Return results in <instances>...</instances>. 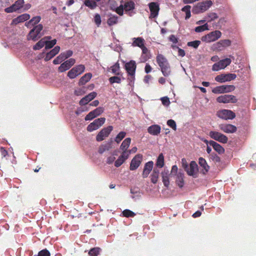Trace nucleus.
<instances>
[{"label": "nucleus", "mask_w": 256, "mask_h": 256, "mask_svg": "<svg viewBox=\"0 0 256 256\" xmlns=\"http://www.w3.org/2000/svg\"><path fill=\"white\" fill-rule=\"evenodd\" d=\"M164 156L162 153L160 154L158 156L156 162V166L157 167L162 168L164 166Z\"/></svg>", "instance_id": "nucleus-37"}, {"label": "nucleus", "mask_w": 256, "mask_h": 256, "mask_svg": "<svg viewBox=\"0 0 256 256\" xmlns=\"http://www.w3.org/2000/svg\"><path fill=\"white\" fill-rule=\"evenodd\" d=\"M125 161L122 158L119 156L118 158L115 161L114 166L118 168Z\"/></svg>", "instance_id": "nucleus-60"}, {"label": "nucleus", "mask_w": 256, "mask_h": 256, "mask_svg": "<svg viewBox=\"0 0 256 256\" xmlns=\"http://www.w3.org/2000/svg\"><path fill=\"white\" fill-rule=\"evenodd\" d=\"M190 8L191 6L189 5H186L182 8V10L186 12V16L185 18L186 20L188 19L190 16Z\"/></svg>", "instance_id": "nucleus-45"}, {"label": "nucleus", "mask_w": 256, "mask_h": 256, "mask_svg": "<svg viewBox=\"0 0 256 256\" xmlns=\"http://www.w3.org/2000/svg\"><path fill=\"white\" fill-rule=\"evenodd\" d=\"M231 60L229 58H226L220 60L218 62L215 63L212 66V70L214 71H218L220 70L224 69L227 66H229L231 63Z\"/></svg>", "instance_id": "nucleus-11"}, {"label": "nucleus", "mask_w": 256, "mask_h": 256, "mask_svg": "<svg viewBox=\"0 0 256 256\" xmlns=\"http://www.w3.org/2000/svg\"><path fill=\"white\" fill-rule=\"evenodd\" d=\"M92 74L91 73H86L79 80L78 85L82 86L88 82L92 78Z\"/></svg>", "instance_id": "nucleus-30"}, {"label": "nucleus", "mask_w": 256, "mask_h": 256, "mask_svg": "<svg viewBox=\"0 0 256 256\" xmlns=\"http://www.w3.org/2000/svg\"><path fill=\"white\" fill-rule=\"evenodd\" d=\"M105 120L106 118H100L96 119L93 122L88 125L87 126V130L91 132L98 129L104 123Z\"/></svg>", "instance_id": "nucleus-9"}, {"label": "nucleus", "mask_w": 256, "mask_h": 256, "mask_svg": "<svg viewBox=\"0 0 256 256\" xmlns=\"http://www.w3.org/2000/svg\"><path fill=\"white\" fill-rule=\"evenodd\" d=\"M43 28V26L41 24H39L34 26L29 32L28 35V40H37L42 36L40 34Z\"/></svg>", "instance_id": "nucleus-2"}, {"label": "nucleus", "mask_w": 256, "mask_h": 256, "mask_svg": "<svg viewBox=\"0 0 256 256\" xmlns=\"http://www.w3.org/2000/svg\"><path fill=\"white\" fill-rule=\"evenodd\" d=\"M56 43V39L52 40L50 41H46L44 44L46 45V48L49 49L52 48Z\"/></svg>", "instance_id": "nucleus-50"}, {"label": "nucleus", "mask_w": 256, "mask_h": 256, "mask_svg": "<svg viewBox=\"0 0 256 256\" xmlns=\"http://www.w3.org/2000/svg\"><path fill=\"white\" fill-rule=\"evenodd\" d=\"M169 41L172 42L173 44H176L178 42V38L174 34H171L168 37Z\"/></svg>", "instance_id": "nucleus-61"}, {"label": "nucleus", "mask_w": 256, "mask_h": 256, "mask_svg": "<svg viewBox=\"0 0 256 256\" xmlns=\"http://www.w3.org/2000/svg\"><path fill=\"white\" fill-rule=\"evenodd\" d=\"M126 132H120L116 136L114 140L117 143H120L121 140L126 136Z\"/></svg>", "instance_id": "nucleus-48"}, {"label": "nucleus", "mask_w": 256, "mask_h": 256, "mask_svg": "<svg viewBox=\"0 0 256 256\" xmlns=\"http://www.w3.org/2000/svg\"><path fill=\"white\" fill-rule=\"evenodd\" d=\"M96 2L91 0H85L84 4L92 10L94 9L96 6Z\"/></svg>", "instance_id": "nucleus-43"}, {"label": "nucleus", "mask_w": 256, "mask_h": 256, "mask_svg": "<svg viewBox=\"0 0 256 256\" xmlns=\"http://www.w3.org/2000/svg\"><path fill=\"white\" fill-rule=\"evenodd\" d=\"M96 95L97 94L95 92L90 93L80 100L79 104L80 106L86 104L88 102L94 100L96 96Z\"/></svg>", "instance_id": "nucleus-21"}, {"label": "nucleus", "mask_w": 256, "mask_h": 256, "mask_svg": "<svg viewBox=\"0 0 256 256\" xmlns=\"http://www.w3.org/2000/svg\"><path fill=\"white\" fill-rule=\"evenodd\" d=\"M73 54V52L71 50H68L64 52L61 53L60 54L62 55V57L63 59L64 60L69 57L71 56Z\"/></svg>", "instance_id": "nucleus-54"}, {"label": "nucleus", "mask_w": 256, "mask_h": 256, "mask_svg": "<svg viewBox=\"0 0 256 256\" xmlns=\"http://www.w3.org/2000/svg\"><path fill=\"white\" fill-rule=\"evenodd\" d=\"M216 116L225 120H232L236 117L235 114L231 110L224 109L217 112Z\"/></svg>", "instance_id": "nucleus-5"}, {"label": "nucleus", "mask_w": 256, "mask_h": 256, "mask_svg": "<svg viewBox=\"0 0 256 256\" xmlns=\"http://www.w3.org/2000/svg\"><path fill=\"white\" fill-rule=\"evenodd\" d=\"M108 80L111 84L114 83L120 84L121 82V78L118 76H114L109 78Z\"/></svg>", "instance_id": "nucleus-53"}, {"label": "nucleus", "mask_w": 256, "mask_h": 256, "mask_svg": "<svg viewBox=\"0 0 256 256\" xmlns=\"http://www.w3.org/2000/svg\"><path fill=\"white\" fill-rule=\"evenodd\" d=\"M235 86L233 85H222L215 87L212 90L214 94H223L234 90Z\"/></svg>", "instance_id": "nucleus-7"}, {"label": "nucleus", "mask_w": 256, "mask_h": 256, "mask_svg": "<svg viewBox=\"0 0 256 256\" xmlns=\"http://www.w3.org/2000/svg\"><path fill=\"white\" fill-rule=\"evenodd\" d=\"M62 56L60 54L58 56H57L53 60V63L54 64H60L63 60H64L63 59Z\"/></svg>", "instance_id": "nucleus-59"}, {"label": "nucleus", "mask_w": 256, "mask_h": 256, "mask_svg": "<svg viewBox=\"0 0 256 256\" xmlns=\"http://www.w3.org/2000/svg\"><path fill=\"white\" fill-rule=\"evenodd\" d=\"M60 50V47L59 46H55L52 49L50 52H48L44 58L45 61L47 62L52 59L54 57Z\"/></svg>", "instance_id": "nucleus-26"}, {"label": "nucleus", "mask_w": 256, "mask_h": 256, "mask_svg": "<svg viewBox=\"0 0 256 256\" xmlns=\"http://www.w3.org/2000/svg\"><path fill=\"white\" fill-rule=\"evenodd\" d=\"M118 16H110L109 18H108L107 20V23L108 25L110 26H113L117 24L118 20Z\"/></svg>", "instance_id": "nucleus-47"}, {"label": "nucleus", "mask_w": 256, "mask_h": 256, "mask_svg": "<svg viewBox=\"0 0 256 256\" xmlns=\"http://www.w3.org/2000/svg\"><path fill=\"white\" fill-rule=\"evenodd\" d=\"M156 61L160 68L170 64L166 57L162 54H158L157 55Z\"/></svg>", "instance_id": "nucleus-24"}, {"label": "nucleus", "mask_w": 256, "mask_h": 256, "mask_svg": "<svg viewBox=\"0 0 256 256\" xmlns=\"http://www.w3.org/2000/svg\"><path fill=\"white\" fill-rule=\"evenodd\" d=\"M41 20V17L40 16H36L32 18L28 23L26 26H28L30 25L34 26L38 24Z\"/></svg>", "instance_id": "nucleus-44"}, {"label": "nucleus", "mask_w": 256, "mask_h": 256, "mask_svg": "<svg viewBox=\"0 0 256 256\" xmlns=\"http://www.w3.org/2000/svg\"><path fill=\"white\" fill-rule=\"evenodd\" d=\"M198 169V164L194 161H192L190 163V166L186 170L188 175L196 177V170Z\"/></svg>", "instance_id": "nucleus-23"}, {"label": "nucleus", "mask_w": 256, "mask_h": 256, "mask_svg": "<svg viewBox=\"0 0 256 256\" xmlns=\"http://www.w3.org/2000/svg\"><path fill=\"white\" fill-rule=\"evenodd\" d=\"M144 40L142 37H138L137 38H134L132 42L133 46H136L140 48H142L144 46Z\"/></svg>", "instance_id": "nucleus-32"}, {"label": "nucleus", "mask_w": 256, "mask_h": 256, "mask_svg": "<svg viewBox=\"0 0 256 256\" xmlns=\"http://www.w3.org/2000/svg\"><path fill=\"white\" fill-rule=\"evenodd\" d=\"M110 70L116 76H122V73L120 70V64L118 62L110 67Z\"/></svg>", "instance_id": "nucleus-33"}, {"label": "nucleus", "mask_w": 256, "mask_h": 256, "mask_svg": "<svg viewBox=\"0 0 256 256\" xmlns=\"http://www.w3.org/2000/svg\"><path fill=\"white\" fill-rule=\"evenodd\" d=\"M218 18V14L215 12H210L207 14V16H206V19L207 20L208 22H210Z\"/></svg>", "instance_id": "nucleus-46"}, {"label": "nucleus", "mask_w": 256, "mask_h": 256, "mask_svg": "<svg viewBox=\"0 0 256 256\" xmlns=\"http://www.w3.org/2000/svg\"><path fill=\"white\" fill-rule=\"evenodd\" d=\"M159 170L157 168H154L152 174L150 175V180L153 184H156L159 176Z\"/></svg>", "instance_id": "nucleus-36"}, {"label": "nucleus", "mask_w": 256, "mask_h": 256, "mask_svg": "<svg viewBox=\"0 0 256 256\" xmlns=\"http://www.w3.org/2000/svg\"><path fill=\"white\" fill-rule=\"evenodd\" d=\"M24 0H18L12 6L5 9L6 12L8 13L15 12L23 6Z\"/></svg>", "instance_id": "nucleus-19"}, {"label": "nucleus", "mask_w": 256, "mask_h": 256, "mask_svg": "<svg viewBox=\"0 0 256 256\" xmlns=\"http://www.w3.org/2000/svg\"><path fill=\"white\" fill-rule=\"evenodd\" d=\"M123 6L126 11H130L134 8V3L132 1L127 2Z\"/></svg>", "instance_id": "nucleus-41"}, {"label": "nucleus", "mask_w": 256, "mask_h": 256, "mask_svg": "<svg viewBox=\"0 0 256 256\" xmlns=\"http://www.w3.org/2000/svg\"><path fill=\"white\" fill-rule=\"evenodd\" d=\"M161 128L159 125L153 124L148 127V132L150 134L153 136H157L160 132Z\"/></svg>", "instance_id": "nucleus-27"}, {"label": "nucleus", "mask_w": 256, "mask_h": 256, "mask_svg": "<svg viewBox=\"0 0 256 256\" xmlns=\"http://www.w3.org/2000/svg\"><path fill=\"white\" fill-rule=\"evenodd\" d=\"M162 74L164 76H168L171 74V70L170 64L160 68Z\"/></svg>", "instance_id": "nucleus-42"}, {"label": "nucleus", "mask_w": 256, "mask_h": 256, "mask_svg": "<svg viewBox=\"0 0 256 256\" xmlns=\"http://www.w3.org/2000/svg\"><path fill=\"white\" fill-rule=\"evenodd\" d=\"M161 100L162 104L164 105L168 106L170 103L169 98L166 96L162 98Z\"/></svg>", "instance_id": "nucleus-64"}, {"label": "nucleus", "mask_w": 256, "mask_h": 256, "mask_svg": "<svg viewBox=\"0 0 256 256\" xmlns=\"http://www.w3.org/2000/svg\"><path fill=\"white\" fill-rule=\"evenodd\" d=\"M200 44V41L198 40L189 42L187 43L188 46L192 47L194 48H197Z\"/></svg>", "instance_id": "nucleus-52"}, {"label": "nucleus", "mask_w": 256, "mask_h": 256, "mask_svg": "<svg viewBox=\"0 0 256 256\" xmlns=\"http://www.w3.org/2000/svg\"><path fill=\"white\" fill-rule=\"evenodd\" d=\"M94 20L96 24L99 26L101 24V18L99 14H96L94 17Z\"/></svg>", "instance_id": "nucleus-62"}, {"label": "nucleus", "mask_w": 256, "mask_h": 256, "mask_svg": "<svg viewBox=\"0 0 256 256\" xmlns=\"http://www.w3.org/2000/svg\"><path fill=\"white\" fill-rule=\"evenodd\" d=\"M104 112V108L102 107H98L94 110L90 112L85 117L86 120H92L97 116H100Z\"/></svg>", "instance_id": "nucleus-17"}, {"label": "nucleus", "mask_w": 256, "mask_h": 256, "mask_svg": "<svg viewBox=\"0 0 256 256\" xmlns=\"http://www.w3.org/2000/svg\"><path fill=\"white\" fill-rule=\"evenodd\" d=\"M208 25L205 24L202 26H198L195 28V32H200L206 30H208Z\"/></svg>", "instance_id": "nucleus-49"}, {"label": "nucleus", "mask_w": 256, "mask_h": 256, "mask_svg": "<svg viewBox=\"0 0 256 256\" xmlns=\"http://www.w3.org/2000/svg\"><path fill=\"white\" fill-rule=\"evenodd\" d=\"M162 182L165 186L168 187L170 184L169 174L168 170H164L162 172Z\"/></svg>", "instance_id": "nucleus-31"}, {"label": "nucleus", "mask_w": 256, "mask_h": 256, "mask_svg": "<svg viewBox=\"0 0 256 256\" xmlns=\"http://www.w3.org/2000/svg\"><path fill=\"white\" fill-rule=\"evenodd\" d=\"M38 256H50V252L44 249L40 251L38 253Z\"/></svg>", "instance_id": "nucleus-57"}, {"label": "nucleus", "mask_w": 256, "mask_h": 256, "mask_svg": "<svg viewBox=\"0 0 256 256\" xmlns=\"http://www.w3.org/2000/svg\"><path fill=\"white\" fill-rule=\"evenodd\" d=\"M112 129L113 127L111 126L102 128L97 134L96 136V140L98 142H101L106 137L108 136Z\"/></svg>", "instance_id": "nucleus-12"}, {"label": "nucleus", "mask_w": 256, "mask_h": 256, "mask_svg": "<svg viewBox=\"0 0 256 256\" xmlns=\"http://www.w3.org/2000/svg\"><path fill=\"white\" fill-rule=\"evenodd\" d=\"M150 16V18H154L158 14L160 8L158 4L155 2H152L148 4Z\"/></svg>", "instance_id": "nucleus-20"}, {"label": "nucleus", "mask_w": 256, "mask_h": 256, "mask_svg": "<svg viewBox=\"0 0 256 256\" xmlns=\"http://www.w3.org/2000/svg\"><path fill=\"white\" fill-rule=\"evenodd\" d=\"M222 36L220 30H215L202 36V40L206 42H210L218 40Z\"/></svg>", "instance_id": "nucleus-4"}, {"label": "nucleus", "mask_w": 256, "mask_h": 256, "mask_svg": "<svg viewBox=\"0 0 256 256\" xmlns=\"http://www.w3.org/2000/svg\"><path fill=\"white\" fill-rule=\"evenodd\" d=\"M123 216L126 218L134 217L136 214L130 210H124L122 212Z\"/></svg>", "instance_id": "nucleus-51"}, {"label": "nucleus", "mask_w": 256, "mask_h": 256, "mask_svg": "<svg viewBox=\"0 0 256 256\" xmlns=\"http://www.w3.org/2000/svg\"><path fill=\"white\" fill-rule=\"evenodd\" d=\"M44 42L41 40L36 44L34 46V49L35 50H40L44 46Z\"/></svg>", "instance_id": "nucleus-58"}, {"label": "nucleus", "mask_w": 256, "mask_h": 256, "mask_svg": "<svg viewBox=\"0 0 256 256\" xmlns=\"http://www.w3.org/2000/svg\"><path fill=\"white\" fill-rule=\"evenodd\" d=\"M140 48L142 50V56L143 57L142 58L144 61H146L150 58V56L149 54L150 52L144 46Z\"/></svg>", "instance_id": "nucleus-39"}, {"label": "nucleus", "mask_w": 256, "mask_h": 256, "mask_svg": "<svg viewBox=\"0 0 256 256\" xmlns=\"http://www.w3.org/2000/svg\"><path fill=\"white\" fill-rule=\"evenodd\" d=\"M198 164L202 168V173L206 174L209 170L210 166L208 164L206 161L203 158H200L198 159Z\"/></svg>", "instance_id": "nucleus-29"}, {"label": "nucleus", "mask_w": 256, "mask_h": 256, "mask_svg": "<svg viewBox=\"0 0 256 256\" xmlns=\"http://www.w3.org/2000/svg\"><path fill=\"white\" fill-rule=\"evenodd\" d=\"M111 148V144L110 143L102 144L99 147L98 152L100 154H102L104 152L109 150Z\"/></svg>", "instance_id": "nucleus-38"}, {"label": "nucleus", "mask_w": 256, "mask_h": 256, "mask_svg": "<svg viewBox=\"0 0 256 256\" xmlns=\"http://www.w3.org/2000/svg\"><path fill=\"white\" fill-rule=\"evenodd\" d=\"M217 102L219 103H236L238 100L234 96L231 94H224L218 96L216 98Z\"/></svg>", "instance_id": "nucleus-8"}, {"label": "nucleus", "mask_w": 256, "mask_h": 256, "mask_svg": "<svg viewBox=\"0 0 256 256\" xmlns=\"http://www.w3.org/2000/svg\"><path fill=\"white\" fill-rule=\"evenodd\" d=\"M85 66L83 64H79L72 68L68 72V76L70 79L76 78L84 72Z\"/></svg>", "instance_id": "nucleus-3"}, {"label": "nucleus", "mask_w": 256, "mask_h": 256, "mask_svg": "<svg viewBox=\"0 0 256 256\" xmlns=\"http://www.w3.org/2000/svg\"><path fill=\"white\" fill-rule=\"evenodd\" d=\"M131 142V138H126L122 143L120 146V150H128V148Z\"/></svg>", "instance_id": "nucleus-35"}, {"label": "nucleus", "mask_w": 256, "mask_h": 256, "mask_svg": "<svg viewBox=\"0 0 256 256\" xmlns=\"http://www.w3.org/2000/svg\"><path fill=\"white\" fill-rule=\"evenodd\" d=\"M129 76V77L128 78V80L129 82V84L130 86L134 84V81L135 80V75H132V74H128Z\"/></svg>", "instance_id": "nucleus-63"}, {"label": "nucleus", "mask_w": 256, "mask_h": 256, "mask_svg": "<svg viewBox=\"0 0 256 256\" xmlns=\"http://www.w3.org/2000/svg\"><path fill=\"white\" fill-rule=\"evenodd\" d=\"M130 154V152L128 150H122V152L120 156L126 161L128 158Z\"/></svg>", "instance_id": "nucleus-56"}, {"label": "nucleus", "mask_w": 256, "mask_h": 256, "mask_svg": "<svg viewBox=\"0 0 256 256\" xmlns=\"http://www.w3.org/2000/svg\"><path fill=\"white\" fill-rule=\"evenodd\" d=\"M212 4L210 0L198 2L194 6L192 12L194 14L202 13L208 10Z\"/></svg>", "instance_id": "nucleus-1"}, {"label": "nucleus", "mask_w": 256, "mask_h": 256, "mask_svg": "<svg viewBox=\"0 0 256 256\" xmlns=\"http://www.w3.org/2000/svg\"><path fill=\"white\" fill-rule=\"evenodd\" d=\"M153 166L154 162L152 161H149L145 164L142 174L144 178H146L148 176L153 168Z\"/></svg>", "instance_id": "nucleus-22"}, {"label": "nucleus", "mask_w": 256, "mask_h": 256, "mask_svg": "<svg viewBox=\"0 0 256 256\" xmlns=\"http://www.w3.org/2000/svg\"><path fill=\"white\" fill-rule=\"evenodd\" d=\"M30 18V14H24L20 16H18L13 20V23L18 24L20 22H22L26 20H28Z\"/></svg>", "instance_id": "nucleus-28"}, {"label": "nucleus", "mask_w": 256, "mask_h": 256, "mask_svg": "<svg viewBox=\"0 0 256 256\" xmlns=\"http://www.w3.org/2000/svg\"><path fill=\"white\" fill-rule=\"evenodd\" d=\"M101 250V248L98 247L92 248L90 250L88 255L90 256H98L100 254Z\"/></svg>", "instance_id": "nucleus-40"}, {"label": "nucleus", "mask_w": 256, "mask_h": 256, "mask_svg": "<svg viewBox=\"0 0 256 256\" xmlns=\"http://www.w3.org/2000/svg\"><path fill=\"white\" fill-rule=\"evenodd\" d=\"M209 136L212 139L222 144H226L228 141V138L224 134L216 131H210Z\"/></svg>", "instance_id": "nucleus-6"}, {"label": "nucleus", "mask_w": 256, "mask_h": 256, "mask_svg": "<svg viewBox=\"0 0 256 256\" xmlns=\"http://www.w3.org/2000/svg\"><path fill=\"white\" fill-rule=\"evenodd\" d=\"M219 128L225 133L232 134L237 130V128L232 124H222L218 126Z\"/></svg>", "instance_id": "nucleus-15"}, {"label": "nucleus", "mask_w": 256, "mask_h": 256, "mask_svg": "<svg viewBox=\"0 0 256 256\" xmlns=\"http://www.w3.org/2000/svg\"><path fill=\"white\" fill-rule=\"evenodd\" d=\"M167 124L174 130H176V124L174 120L172 119L168 120L167 121Z\"/></svg>", "instance_id": "nucleus-55"}, {"label": "nucleus", "mask_w": 256, "mask_h": 256, "mask_svg": "<svg viewBox=\"0 0 256 256\" xmlns=\"http://www.w3.org/2000/svg\"><path fill=\"white\" fill-rule=\"evenodd\" d=\"M142 158V156L140 154H138L132 159L130 166V170H134L137 169L141 164Z\"/></svg>", "instance_id": "nucleus-14"}, {"label": "nucleus", "mask_w": 256, "mask_h": 256, "mask_svg": "<svg viewBox=\"0 0 256 256\" xmlns=\"http://www.w3.org/2000/svg\"><path fill=\"white\" fill-rule=\"evenodd\" d=\"M232 42L230 40H222L214 44L213 48L214 50L221 51L231 45Z\"/></svg>", "instance_id": "nucleus-13"}, {"label": "nucleus", "mask_w": 256, "mask_h": 256, "mask_svg": "<svg viewBox=\"0 0 256 256\" xmlns=\"http://www.w3.org/2000/svg\"><path fill=\"white\" fill-rule=\"evenodd\" d=\"M209 144L210 146H212L214 150H216L218 154H222L225 152L224 148L220 144L215 141L210 140Z\"/></svg>", "instance_id": "nucleus-25"}, {"label": "nucleus", "mask_w": 256, "mask_h": 256, "mask_svg": "<svg viewBox=\"0 0 256 256\" xmlns=\"http://www.w3.org/2000/svg\"><path fill=\"white\" fill-rule=\"evenodd\" d=\"M184 174L181 172H178L177 174V178L176 180V182L178 186L182 188L183 187L184 185Z\"/></svg>", "instance_id": "nucleus-34"}, {"label": "nucleus", "mask_w": 256, "mask_h": 256, "mask_svg": "<svg viewBox=\"0 0 256 256\" xmlns=\"http://www.w3.org/2000/svg\"><path fill=\"white\" fill-rule=\"evenodd\" d=\"M236 78L234 74H219L215 78V80L219 82H224L234 80Z\"/></svg>", "instance_id": "nucleus-10"}, {"label": "nucleus", "mask_w": 256, "mask_h": 256, "mask_svg": "<svg viewBox=\"0 0 256 256\" xmlns=\"http://www.w3.org/2000/svg\"><path fill=\"white\" fill-rule=\"evenodd\" d=\"M124 67L128 74L135 75L136 64L134 60H131L126 62Z\"/></svg>", "instance_id": "nucleus-18"}, {"label": "nucleus", "mask_w": 256, "mask_h": 256, "mask_svg": "<svg viewBox=\"0 0 256 256\" xmlns=\"http://www.w3.org/2000/svg\"><path fill=\"white\" fill-rule=\"evenodd\" d=\"M76 62L74 58H70L62 63L58 67V71L60 72H65L70 69Z\"/></svg>", "instance_id": "nucleus-16"}]
</instances>
